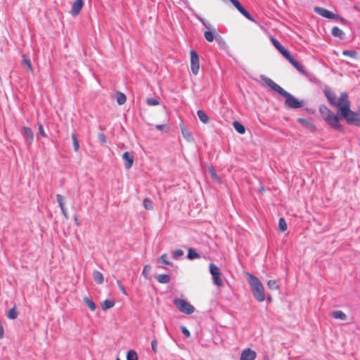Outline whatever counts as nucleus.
<instances>
[{"label": "nucleus", "mask_w": 360, "mask_h": 360, "mask_svg": "<svg viewBox=\"0 0 360 360\" xmlns=\"http://www.w3.org/2000/svg\"><path fill=\"white\" fill-rule=\"evenodd\" d=\"M264 83L271 89L276 91L285 98V104L288 107L292 109H297L303 106V103L294 97L292 94L284 90L278 84L275 83L272 79L266 77H262Z\"/></svg>", "instance_id": "1"}, {"label": "nucleus", "mask_w": 360, "mask_h": 360, "mask_svg": "<svg viewBox=\"0 0 360 360\" xmlns=\"http://www.w3.org/2000/svg\"><path fill=\"white\" fill-rule=\"evenodd\" d=\"M254 297L259 302L265 300L264 288L259 279L251 274H247Z\"/></svg>", "instance_id": "2"}, {"label": "nucleus", "mask_w": 360, "mask_h": 360, "mask_svg": "<svg viewBox=\"0 0 360 360\" xmlns=\"http://www.w3.org/2000/svg\"><path fill=\"white\" fill-rule=\"evenodd\" d=\"M325 96H326L328 102L334 107H337L338 110V112L341 115V108L345 105L344 103L346 102L348 103V105H350V101H349L348 96L347 93L342 92L340 94L338 100H336L335 94L329 89L324 90Z\"/></svg>", "instance_id": "3"}, {"label": "nucleus", "mask_w": 360, "mask_h": 360, "mask_svg": "<svg viewBox=\"0 0 360 360\" xmlns=\"http://www.w3.org/2000/svg\"><path fill=\"white\" fill-rule=\"evenodd\" d=\"M345 105L341 108V116L344 117L348 124L355 123L356 125L360 127V117L357 112L350 110V105L348 103H344Z\"/></svg>", "instance_id": "4"}, {"label": "nucleus", "mask_w": 360, "mask_h": 360, "mask_svg": "<svg viewBox=\"0 0 360 360\" xmlns=\"http://www.w3.org/2000/svg\"><path fill=\"white\" fill-rule=\"evenodd\" d=\"M174 304L176 308L182 313L191 314L195 311V307L185 300L175 298Z\"/></svg>", "instance_id": "5"}, {"label": "nucleus", "mask_w": 360, "mask_h": 360, "mask_svg": "<svg viewBox=\"0 0 360 360\" xmlns=\"http://www.w3.org/2000/svg\"><path fill=\"white\" fill-rule=\"evenodd\" d=\"M210 272L212 277L213 283L218 287L222 286L224 283L221 277V274L219 269L214 264H210Z\"/></svg>", "instance_id": "6"}, {"label": "nucleus", "mask_w": 360, "mask_h": 360, "mask_svg": "<svg viewBox=\"0 0 360 360\" xmlns=\"http://www.w3.org/2000/svg\"><path fill=\"white\" fill-rule=\"evenodd\" d=\"M314 11L320 15L328 18V19H340L342 21L345 20L340 18L338 15L333 13V12L321 7H315Z\"/></svg>", "instance_id": "7"}, {"label": "nucleus", "mask_w": 360, "mask_h": 360, "mask_svg": "<svg viewBox=\"0 0 360 360\" xmlns=\"http://www.w3.org/2000/svg\"><path fill=\"white\" fill-rule=\"evenodd\" d=\"M200 68L199 57L195 51H191V69L193 75L198 74Z\"/></svg>", "instance_id": "8"}, {"label": "nucleus", "mask_w": 360, "mask_h": 360, "mask_svg": "<svg viewBox=\"0 0 360 360\" xmlns=\"http://www.w3.org/2000/svg\"><path fill=\"white\" fill-rule=\"evenodd\" d=\"M324 120L328 123L333 129L341 130L342 126L339 124V118L335 115L333 112H331Z\"/></svg>", "instance_id": "9"}, {"label": "nucleus", "mask_w": 360, "mask_h": 360, "mask_svg": "<svg viewBox=\"0 0 360 360\" xmlns=\"http://www.w3.org/2000/svg\"><path fill=\"white\" fill-rule=\"evenodd\" d=\"M256 357L257 353L250 348H247L242 351L240 360H255Z\"/></svg>", "instance_id": "10"}, {"label": "nucleus", "mask_w": 360, "mask_h": 360, "mask_svg": "<svg viewBox=\"0 0 360 360\" xmlns=\"http://www.w3.org/2000/svg\"><path fill=\"white\" fill-rule=\"evenodd\" d=\"M231 2L237 8V10L246 18L251 21H255L252 16L241 6L240 3L238 0H232L231 1Z\"/></svg>", "instance_id": "11"}, {"label": "nucleus", "mask_w": 360, "mask_h": 360, "mask_svg": "<svg viewBox=\"0 0 360 360\" xmlns=\"http://www.w3.org/2000/svg\"><path fill=\"white\" fill-rule=\"evenodd\" d=\"M231 2L237 8V10L246 18L251 21H255L252 16L241 6L240 3L238 0H232L231 1Z\"/></svg>", "instance_id": "12"}, {"label": "nucleus", "mask_w": 360, "mask_h": 360, "mask_svg": "<svg viewBox=\"0 0 360 360\" xmlns=\"http://www.w3.org/2000/svg\"><path fill=\"white\" fill-rule=\"evenodd\" d=\"M122 160L126 169H129L132 167L134 163V155L129 152L126 151L123 153Z\"/></svg>", "instance_id": "13"}, {"label": "nucleus", "mask_w": 360, "mask_h": 360, "mask_svg": "<svg viewBox=\"0 0 360 360\" xmlns=\"http://www.w3.org/2000/svg\"><path fill=\"white\" fill-rule=\"evenodd\" d=\"M84 6L83 0H76L72 5L71 13L72 15H77Z\"/></svg>", "instance_id": "14"}, {"label": "nucleus", "mask_w": 360, "mask_h": 360, "mask_svg": "<svg viewBox=\"0 0 360 360\" xmlns=\"http://www.w3.org/2000/svg\"><path fill=\"white\" fill-rule=\"evenodd\" d=\"M22 136L25 141L28 142L29 143H31L34 140V133L32 130L27 127H22Z\"/></svg>", "instance_id": "15"}, {"label": "nucleus", "mask_w": 360, "mask_h": 360, "mask_svg": "<svg viewBox=\"0 0 360 360\" xmlns=\"http://www.w3.org/2000/svg\"><path fill=\"white\" fill-rule=\"evenodd\" d=\"M56 200H57V202L60 207L62 213L63 214V215L65 216V218H68V210L65 207L63 196L61 195L60 194H57Z\"/></svg>", "instance_id": "16"}, {"label": "nucleus", "mask_w": 360, "mask_h": 360, "mask_svg": "<svg viewBox=\"0 0 360 360\" xmlns=\"http://www.w3.org/2000/svg\"><path fill=\"white\" fill-rule=\"evenodd\" d=\"M297 121L302 126L304 127L305 128H307L312 131L316 130L315 125L311 122H310L309 120L304 119V118H299L297 120Z\"/></svg>", "instance_id": "17"}, {"label": "nucleus", "mask_w": 360, "mask_h": 360, "mask_svg": "<svg viewBox=\"0 0 360 360\" xmlns=\"http://www.w3.org/2000/svg\"><path fill=\"white\" fill-rule=\"evenodd\" d=\"M157 281L160 283H168L170 282L171 277L168 274H159L156 276Z\"/></svg>", "instance_id": "18"}, {"label": "nucleus", "mask_w": 360, "mask_h": 360, "mask_svg": "<svg viewBox=\"0 0 360 360\" xmlns=\"http://www.w3.org/2000/svg\"><path fill=\"white\" fill-rule=\"evenodd\" d=\"M331 316L335 319L346 320V314L340 310L334 311L331 313Z\"/></svg>", "instance_id": "19"}, {"label": "nucleus", "mask_w": 360, "mask_h": 360, "mask_svg": "<svg viewBox=\"0 0 360 360\" xmlns=\"http://www.w3.org/2000/svg\"><path fill=\"white\" fill-rule=\"evenodd\" d=\"M233 126L236 131H238L240 134H243L245 132V127L238 121H234L233 122Z\"/></svg>", "instance_id": "20"}, {"label": "nucleus", "mask_w": 360, "mask_h": 360, "mask_svg": "<svg viewBox=\"0 0 360 360\" xmlns=\"http://www.w3.org/2000/svg\"><path fill=\"white\" fill-rule=\"evenodd\" d=\"M93 278H94V280L95 281V282L98 284H101L103 283V281H104L103 276L101 272H99L98 271H94Z\"/></svg>", "instance_id": "21"}, {"label": "nucleus", "mask_w": 360, "mask_h": 360, "mask_svg": "<svg viewBox=\"0 0 360 360\" xmlns=\"http://www.w3.org/2000/svg\"><path fill=\"white\" fill-rule=\"evenodd\" d=\"M197 115L199 120L204 124H207L209 122V117L205 114V112L202 110H198L197 111Z\"/></svg>", "instance_id": "22"}, {"label": "nucleus", "mask_w": 360, "mask_h": 360, "mask_svg": "<svg viewBox=\"0 0 360 360\" xmlns=\"http://www.w3.org/2000/svg\"><path fill=\"white\" fill-rule=\"evenodd\" d=\"M331 33L334 37H339L340 39H343L345 35L343 31L338 27H333Z\"/></svg>", "instance_id": "23"}, {"label": "nucleus", "mask_w": 360, "mask_h": 360, "mask_svg": "<svg viewBox=\"0 0 360 360\" xmlns=\"http://www.w3.org/2000/svg\"><path fill=\"white\" fill-rule=\"evenodd\" d=\"M117 102L119 105H123L127 101L126 96L122 92H117L116 94Z\"/></svg>", "instance_id": "24"}, {"label": "nucleus", "mask_w": 360, "mask_h": 360, "mask_svg": "<svg viewBox=\"0 0 360 360\" xmlns=\"http://www.w3.org/2000/svg\"><path fill=\"white\" fill-rule=\"evenodd\" d=\"M319 112L323 116V119L326 118L332 111L326 105H321Z\"/></svg>", "instance_id": "25"}, {"label": "nucleus", "mask_w": 360, "mask_h": 360, "mask_svg": "<svg viewBox=\"0 0 360 360\" xmlns=\"http://www.w3.org/2000/svg\"><path fill=\"white\" fill-rule=\"evenodd\" d=\"M344 56H349L352 58H358V53L354 50H345L342 51Z\"/></svg>", "instance_id": "26"}, {"label": "nucleus", "mask_w": 360, "mask_h": 360, "mask_svg": "<svg viewBox=\"0 0 360 360\" xmlns=\"http://www.w3.org/2000/svg\"><path fill=\"white\" fill-rule=\"evenodd\" d=\"M200 255L198 253H197L193 248L188 249L187 257L189 259H198V258H200Z\"/></svg>", "instance_id": "27"}, {"label": "nucleus", "mask_w": 360, "mask_h": 360, "mask_svg": "<svg viewBox=\"0 0 360 360\" xmlns=\"http://www.w3.org/2000/svg\"><path fill=\"white\" fill-rule=\"evenodd\" d=\"M278 228L281 232H284L287 230V228H288L287 223L283 218L279 219Z\"/></svg>", "instance_id": "28"}, {"label": "nucleus", "mask_w": 360, "mask_h": 360, "mask_svg": "<svg viewBox=\"0 0 360 360\" xmlns=\"http://www.w3.org/2000/svg\"><path fill=\"white\" fill-rule=\"evenodd\" d=\"M84 302H85V304L88 306V307L91 311H95L96 306L92 300H91L88 297H84Z\"/></svg>", "instance_id": "29"}, {"label": "nucleus", "mask_w": 360, "mask_h": 360, "mask_svg": "<svg viewBox=\"0 0 360 360\" xmlns=\"http://www.w3.org/2000/svg\"><path fill=\"white\" fill-rule=\"evenodd\" d=\"M114 305L115 302L113 300H105L103 303L102 308L103 310H107L112 308Z\"/></svg>", "instance_id": "30"}, {"label": "nucleus", "mask_w": 360, "mask_h": 360, "mask_svg": "<svg viewBox=\"0 0 360 360\" xmlns=\"http://www.w3.org/2000/svg\"><path fill=\"white\" fill-rule=\"evenodd\" d=\"M143 205L146 210H152L153 208V202L150 198H146L143 200Z\"/></svg>", "instance_id": "31"}, {"label": "nucleus", "mask_w": 360, "mask_h": 360, "mask_svg": "<svg viewBox=\"0 0 360 360\" xmlns=\"http://www.w3.org/2000/svg\"><path fill=\"white\" fill-rule=\"evenodd\" d=\"M267 286L270 290H278L279 286L276 280H269L267 283Z\"/></svg>", "instance_id": "32"}, {"label": "nucleus", "mask_w": 360, "mask_h": 360, "mask_svg": "<svg viewBox=\"0 0 360 360\" xmlns=\"http://www.w3.org/2000/svg\"><path fill=\"white\" fill-rule=\"evenodd\" d=\"M127 360H138V355L134 350H129L127 354Z\"/></svg>", "instance_id": "33"}, {"label": "nucleus", "mask_w": 360, "mask_h": 360, "mask_svg": "<svg viewBox=\"0 0 360 360\" xmlns=\"http://www.w3.org/2000/svg\"><path fill=\"white\" fill-rule=\"evenodd\" d=\"M18 316V312L15 307L11 309L7 314V317L10 319H15Z\"/></svg>", "instance_id": "34"}, {"label": "nucleus", "mask_w": 360, "mask_h": 360, "mask_svg": "<svg viewBox=\"0 0 360 360\" xmlns=\"http://www.w3.org/2000/svg\"><path fill=\"white\" fill-rule=\"evenodd\" d=\"M204 36L207 41L212 42L214 41V34L212 32H211L210 30H206L204 32Z\"/></svg>", "instance_id": "35"}, {"label": "nucleus", "mask_w": 360, "mask_h": 360, "mask_svg": "<svg viewBox=\"0 0 360 360\" xmlns=\"http://www.w3.org/2000/svg\"><path fill=\"white\" fill-rule=\"evenodd\" d=\"M72 142H73L74 150L75 152H77L79 148V141L77 140V136L74 133L72 134Z\"/></svg>", "instance_id": "36"}, {"label": "nucleus", "mask_w": 360, "mask_h": 360, "mask_svg": "<svg viewBox=\"0 0 360 360\" xmlns=\"http://www.w3.org/2000/svg\"><path fill=\"white\" fill-rule=\"evenodd\" d=\"M184 255V251L182 250L178 249L172 252V258L174 259H178Z\"/></svg>", "instance_id": "37"}, {"label": "nucleus", "mask_w": 360, "mask_h": 360, "mask_svg": "<svg viewBox=\"0 0 360 360\" xmlns=\"http://www.w3.org/2000/svg\"><path fill=\"white\" fill-rule=\"evenodd\" d=\"M271 41L273 44V45L275 46V48L280 52V50H282L284 49V47L280 44V42L276 39L274 37L271 38Z\"/></svg>", "instance_id": "38"}, {"label": "nucleus", "mask_w": 360, "mask_h": 360, "mask_svg": "<svg viewBox=\"0 0 360 360\" xmlns=\"http://www.w3.org/2000/svg\"><path fill=\"white\" fill-rule=\"evenodd\" d=\"M280 53L288 60L290 61L293 57L290 55V52L286 50L285 48L282 50H280Z\"/></svg>", "instance_id": "39"}, {"label": "nucleus", "mask_w": 360, "mask_h": 360, "mask_svg": "<svg viewBox=\"0 0 360 360\" xmlns=\"http://www.w3.org/2000/svg\"><path fill=\"white\" fill-rule=\"evenodd\" d=\"M23 63L27 66L29 71L32 72V67L31 64V61L29 58H26L25 56H23Z\"/></svg>", "instance_id": "40"}, {"label": "nucleus", "mask_w": 360, "mask_h": 360, "mask_svg": "<svg viewBox=\"0 0 360 360\" xmlns=\"http://www.w3.org/2000/svg\"><path fill=\"white\" fill-rule=\"evenodd\" d=\"M146 103L148 105H158L160 103L159 101L154 98H147Z\"/></svg>", "instance_id": "41"}, {"label": "nucleus", "mask_w": 360, "mask_h": 360, "mask_svg": "<svg viewBox=\"0 0 360 360\" xmlns=\"http://www.w3.org/2000/svg\"><path fill=\"white\" fill-rule=\"evenodd\" d=\"M181 132H182L183 136L185 139H186L187 140L191 139V138H192L191 134L185 127L181 128Z\"/></svg>", "instance_id": "42"}, {"label": "nucleus", "mask_w": 360, "mask_h": 360, "mask_svg": "<svg viewBox=\"0 0 360 360\" xmlns=\"http://www.w3.org/2000/svg\"><path fill=\"white\" fill-rule=\"evenodd\" d=\"M160 260L162 262V264L165 265H172V263L167 260V255L163 254L161 255Z\"/></svg>", "instance_id": "43"}, {"label": "nucleus", "mask_w": 360, "mask_h": 360, "mask_svg": "<svg viewBox=\"0 0 360 360\" xmlns=\"http://www.w3.org/2000/svg\"><path fill=\"white\" fill-rule=\"evenodd\" d=\"M198 19L203 24V25H205L207 29H211L212 28V25L208 22H207L204 18H201V17H198Z\"/></svg>", "instance_id": "44"}, {"label": "nucleus", "mask_w": 360, "mask_h": 360, "mask_svg": "<svg viewBox=\"0 0 360 360\" xmlns=\"http://www.w3.org/2000/svg\"><path fill=\"white\" fill-rule=\"evenodd\" d=\"M150 269V266L146 265L143 268L142 274L145 276V278H148V274Z\"/></svg>", "instance_id": "45"}, {"label": "nucleus", "mask_w": 360, "mask_h": 360, "mask_svg": "<svg viewBox=\"0 0 360 360\" xmlns=\"http://www.w3.org/2000/svg\"><path fill=\"white\" fill-rule=\"evenodd\" d=\"M117 284L119 288L120 289V290L122 291V292L124 295H127V291H126L124 285L122 284L121 281L117 280Z\"/></svg>", "instance_id": "46"}, {"label": "nucleus", "mask_w": 360, "mask_h": 360, "mask_svg": "<svg viewBox=\"0 0 360 360\" xmlns=\"http://www.w3.org/2000/svg\"><path fill=\"white\" fill-rule=\"evenodd\" d=\"M181 331H182L183 334L186 338H189L190 337L191 333H190L189 330L185 326H181Z\"/></svg>", "instance_id": "47"}, {"label": "nucleus", "mask_w": 360, "mask_h": 360, "mask_svg": "<svg viewBox=\"0 0 360 360\" xmlns=\"http://www.w3.org/2000/svg\"><path fill=\"white\" fill-rule=\"evenodd\" d=\"M295 68L297 69L300 66V63L295 60L294 59V58H292L290 61H289Z\"/></svg>", "instance_id": "48"}, {"label": "nucleus", "mask_w": 360, "mask_h": 360, "mask_svg": "<svg viewBox=\"0 0 360 360\" xmlns=\"http://www.w3.org/2000/svg\"><path fill=\"white\" fill-rule=\"evenodd\" d=\"M295 68L297 69L300 66V63L295 60L294 59V58H292L290 61H289Z\"/></svg>", "instance_id": "49"}, {"label": "nucleus", "mask_w": 360, "mask_h": 360, "mask_svg": "<svg viewBox=\"0 0 360 360\" xmlns=\"http://www.w3.org/2000/svg\"><path fill=\"white\" fill-rule=\"evenodd\" d=\"M39 132L40 135H41L43 137H46V134L45 133L42 124L39 125Z\"/></svg>", "instance_id": "50"}, {"label": "nucleus", "mask_w": 360, "mask_h": 360, "mask_svg": "<svg viewBox=\"0 0 360 360\" xmlns=\"http://www.w3.org/2000/svg\"><path fill=\"white\" fill-rule=\"evenodd\" d=\"M98 139L101 143H105L106 142V137L104 134L101 133L98 134Z\"/></svg>", "instance_id": "51"}, {"label": "nucleus", "mask_w": 360, "mask_h": 360, "mask_svg": "<svg viewBox=\"0 0 360 360\" xmlns=\"http://www.w3.org/2000/svg\"><path fill=\"white\" fill-rule=\"evenodd\" d=\"M151 347H152V349L153 350L156 352L157 351V342L155 340H153L151 342Z\"/></svg>", "instance_id": "52"}, {"label": "nucleus", "mask_w": 360, "mask_h": 360, "mask_svg": "<svg viewBox=\"0 0 360 360\" xmlns=\"http://www.w3.org/2000/svg\"><path fill=\"white\" fill-rule=\"evenodd\" d=\"M300 72L302 73V74H305V72H304V68L300 65L299 68L297 69Z\"/></svg>", "instance_id": "53"}, {"label": "nucleus", "mask_w": 360, "mask_h": 360, "mask_svg": "<svg viewBox=\"0 0 360 360\" xmlns=\"http://www.w3.org/2000/svg\"><path fill=\"white\" fill-rule=\"evenodd\" d=\"M165 125L164 124H158L155 126V128L158 130H162L164 128H165Z\"/></svg>", "instance_id": "54"}, {"label": "nucleus", "mask_w": 360, "mask_h": 360, "mask_svg": "<svg viewBox=\"0 0 360 360\" xmlns=\"http://www.w3.org/2000/svg\"><path fill=\"white\" fill-rule=\"evenodd\" d=\"M74 219H75V224H76L77 226H79V225H80V223H79V221H78V219H77V215H75V216Z\"/></svg>", "instance_id": "55"}, {"label": "nucleus", "mask_w": 360, "mask_h": 360, "mask_svg": "<svg viewBox=\"0 0 360 360\" xmlns=\"http://www.w3.org/2000/svg\"><path fill=\"white\" fill-rule=\"evenodd\" d=\"M211 174H212V176L214 179H217V176L216 174V173L214 172V171H212L211 172Z\"/></svg>", "instance_id": "56"}, {"label": "nucleus", "mask_w": 360, "mask_h": 360, "mask_svg": "<svg viewBox=\"0 0 360 360\" xmlns=\"http://www.w3.org/2000/svg\"><path fill=\"white\" fill-rule=\"evenodd\" d=\"M116 360H120V359H117Z\"/></svg>", "instance_id": "57"}]
</instances>
